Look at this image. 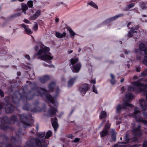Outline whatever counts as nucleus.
<instances>
[{
    "mask_svg": "<svg viewBox=\"0 0 147 147\" xmlns=\"http://www.w3.org/2000/svg\"><path fill=\"white\" fill-rule=\"evenodd\" d=\"M144 59L142 60L143 63L145 65H147V54H145Z\"/></svg>",
    "mask_w": 147,
    "mask_h": 147,
    "instance_id": "obj_37",
    "label": "nucleus"
},
{
    "mask_svg": "<svg viewBox=\"0 0 147 147\" xmlns=\"http://www.w3.org/2000/svg\"><path fill=\"white\" fill-rule=\"evenodd\" d=\"M125 90V89L124 88L123 86L121 88V91L122 93Z\"/></svg>",
    "mask_w": 147,
    "mask_h": 147,
    "instance_id": "obj_60",
    "label": "nucleus"
},
{
    "mask_svg": "<svg viewBox=\"0 0 147 147\" xmlns=\"http://www.w3.org/2000/svg\"><path fill=\"white\" fill-rule=\"evenodd\" d=\"M81 65L80 63H78L76 65L71 67V69L74 72L78 73L80 69Z\"/></svg>",
    "mask_w": 147,
    "mask_h": 147,
    "instance_id": "obj_17",
    "label": "nucleus"
},
{
    "mask_svg": "<svg viewBox=\"0 0 147 147\" xmlns=\"http://www.w3.org/2000/svg\"><path fill=\"white\" fill-rule=\"evenodd\" d=\"M28 6L29 7H32L33 6V2L31 1H30L28 2L27 3Z\"/></svg>",
    "mask_w": 147,
    "mask_h": 147,
    "instance_id": "obj_40",
    "label": "nucleus"
},
{
    "mask_svg": "<svg viewBox=\"0 0 147 147\" xmlns=\"http://www.w3.org/2000/svg\"><path fill=\"white\" fill-rule=\"evenodd\" d=\"M21 5L22 11H26L28 9V6L27 5L22 3Z\"/></svg>",
    "mask_w": 147,
    "mask_h": 147,
    "instance_id": "obj_35",
    "label": "nucleus"
},
{
    "mask_svg": "<svg viewBox=\"0 0 147 147\" xmlns=\"http://www.w3.org/2000/svg\"><path fill=\"white\" fill-rule=\"evenodd\" d=\"M129 53V51H127V50H126L125 51V54H128Z\"/></svg>",
    "mask_w": 147,
    "mask_h": 147,
    "instance_id": "obj_64",
    "label": "nucleus"
},
{
    "mask_svg": "<svg viewBox=\"0 0 147 147\" xmlns=\"http://www.w3.org/2000/svg\"><path fill=\"white\" fill-rule=\"evenodd\" d=\"M1 122L2 123L0 126V129L3 130H7L9 128V127L6 125V123H10V119L7 116L3 117L1 118Z\"/></svg>",
    "mask_w": 147,
    "mask_h": 147,
    "instance_id": "obj_8",
    "label": "nucleus"
},
{
    "mask_svg": "<svg viewBox=\"0 0 147 147\" xmlns=\"http://www.w3.org/2000/svg\"><path fill=\"white\" fill-rule=\"evenodd\" d=\"M3 142L0 143V145H3ZM0 147H2V146H0ZM6 147H13L12 145L11 144H7L6 145Z\"/></svg>",
    "mask_w": 147,
    "mask_h": 147,
    "instance_id": "obj_45",
    "label": "nucleus"
},
{
    "mask_svg": "<svg viewBox=\"0 0 147 147\" xmlns=\"http://www.w3.org/2000/svg\"><path fill=\"white\" fill-rule=\"evenodd\" d=\"M107 116L106 113L105 111H102L100 113V119H102L106 117Z\"/></svg>",
    "mask_w": 147,
    "mask_h": 147,
    "instance_id": "obj_36",
    "label": "nucleus"
},
{
    "mask_svg": "<svg viewBox=\"0 0 147 147\" xmlns=\"http://www.w3.org/2000/svg\"><path fill=\"white\" fill-rule=\"evenodd\" d=\"M45 134L44 132L38 133L37 135L38 138L31 139L27 141L25 147H47L46 145L44 144H47L43 138Z\"/></svg>",
    "mask_w": 147,
    "mask_h": 147,
    "instance_id": "obj_4",
    "label": "nucleus"
},
{
    "mask_svg": "<svg viewBox=\"0 0 147 147\" xmlns=\"http://www.w3.org/2000/svg\"><path fill=\"white\" fill-rule=\"evenodd\" d=\"M29 86L31 88V90L28 93H25L24 92L23 96L20 94L19 91H15L13 94L12 97L13 102L16 104L18 103L20 99H24L26 98V100H30L35 96L42 97L45 96L47 100L54 105V107L50 106V108L47 113L48 116L51 117L55 116L57 111V109L58 105V103L55 99L58 96L59 92L58 86L56 87L55 94L53 97L45 88L37 87L36 84L34 82L30 83Z\"/></svg>",
    "mask_w": 147,
    "mask_h": 147,
    "instance_id": "obj_1",
    "label": "nucleus"
},
{
    "mask_svg": "<svg viewBox=\"0 0 147 147\" xmlns=\"http://www.w3.org/2000/svg\"><path fill=\"white\" fill-rule=\"evenodd\" d=\"M52 134V132L50 130L48 131L46 133V135L45 137V138L47 139L50 137Z\"/></svg>",
    "mask_w": 147,
    "mask_h": 147,
    "instance_id": "obj_34",
    "label": "nucleus"
},
{
    "mask_svg": "<svg viewBox=\"0 0 147 147\" xmlns=\"http://www.w3.org/2000/svg\"><path fill=\"white\" fill-rule=\"evenodd\" d=\"M124 142H122L121 143H119L118 144H115L113 147H118L119 146V147H124V146H122L121 147L120 146V145H119L120 144H126V143L129 142H135L137 141V139L135 137H134L133 139H132L131 140H130L129 138V136L127 134H126L124 138Z\"/></svg>",
    "mask_w": 147,
    "mask_h": 147,
    "instance_id": "obj_9",
    "label": "nucleus"
},
{
    "mask_svg": "<svg viewBox=\"0 0 147 147\" xmlns=\"http://www.w3.org/2000/svg\"><path fill=\"white\" fill-rule=\"evenodd\" d=\"M13 106L11 104H6L5 107V111L6 113L9 114L12 113L14 111Z\"/></svg>",
    "mask_w": 147,
    "mask_h": 147,
    "instance_id": "obj_14",
    "label": "nucleus"
},
{
    "mask_svg": "<svg viewBox=\"0 0 147 147\" xmlns=\"http://www.w3.org/2000/svg\"><path fill=\"white\" fill-rule=\"evenodd\" d=\"M21 14V13L18 12L14 14L15 18L20 16Z\"/></svg>",
    "mask_w": 147,
    "mask_h": 147,
    "instance_id": "obj_47",
    "label": "nucleus"
},
{
    "mask_svg": "<svg viewBox=\"0 0 147 147\" xmlns=\"http://www.w3.org/2000/svg\"><path fill=\"white\" fill-rule=\"evenodd\" d=\"M55 83L54 82H51L49 85V90L50 92H52L54 87H55Z\"/></svg>",
    "mask_w": 147,
    "mask_h": 147,
    "instance_id": "obj_25",
    "label": "nucleus"
},
{
    "mask_svg": "<svg viewBox=\"0 0 147 147\" xmlns=\"http://www.w3.org/2000/svg\"><path fill=\"white\" fill-rule=\"evenodd\" d=\"M38 100L34 103V106H35V107H33L32 109H31V112L36 113L41 111V108L37 105H38Z\"/></svg>",
    "mask_w": 147,
    "mask_h": 147,
    "instance_id": "obj_18",
    "label": "nucleus"
},
{
    "mask_svg": "<svg viewBox=\"0 0 147 147\" xmlns=\"http://www.w3.org/2000/svg\"><path fill=\"white\" fill-rule=\"evenodd\" d=\"M10 121V123H13L16 122L17 120V117L14 115H12L9 119Z\"/></svg>",
    "mask_w": 147,
    "mask_h": 147,
    "instance_id": "obj_24",
    "label": "nucleus"
},
{
    "mask_svg": "<svg viewBox=\"0 0 147 147\" xmlns=\"http://www.w3.org/2000/svg\"><path fill=\"white\" fill-rule=\"evenodd\" d=\"M91 82L92 83H93V84H95L96 83V81H95V80H92L91 81Z\"/></svg>",
    "mask_w": 147,
    "mask_h": 147,
    "instance_id": "obj_63",
    "label": "nucleus"
},
{
    "mask_svg": "<svg viewBox=\"0 0 147 147\" xmlns=\"http://www.w3.org/2000/svg\"><path fill=\"white\" fill-rule=\"evenodd\" d=\"M111 133L112 139L113 141H115L116 140V133L113 129H112Z\"/></svg>",
    "mask_w": 147,
    "mask_h": 147,
    "instance_id": "obj_32",
    "label": "nucleus"
},
{
    "mask_svg": "<svg viewBox=\"0 0 147 147\" xmlns=\"http://www.w3.org/2000/svg\"><path fill=\"white\" fill-rule=\"evenodd\" d=\"M43 65L45 66H47L48 67H49L51 68L53 67H54V66L52 65H48L46 64L45 63H44L43 64Z\"/></svg>",
    "mask_w": 147,
    "mask_h": 147,
    "instance_id": "obj_48",
    "label": "nucleus"
},
{
    "mask_svg": "<svg viewBox=\"0 0 147 147\" xmlns=\"http://www.w3.org/2000/svg\"><path fill=\"white\" fill-rule=\"evenodd\" d=\"M67 136L68 137L70 138L71 139H72L73 137V136L72 134H69L67 135Z\"/></svg>",
    "mask_w": 147,
    "mask_h": 147,
    "instance_id": "obj_59",
    "label": "nucleus"
},
{
    "mask_svg": "<svg viewBox=\"0 0 147 147\" xmlns=\"http://www.w3.org/2000/svg\"><path fill=\"white\" fill-rule=\"evenodd\" d=\"M108 129H104L100 133V137H102L106 136L108 133Z\"/></svg>",
    "mask_w": 147,
    "mask_h": 147,
    "instance_id": "obj_29",
    "label": "nucleus"
},
{
    "mask_svg": "<svg viewBox=\"0 0 147 147\" xmlns=\"http://www.w3.org/2000/svg\"><path fill=\"white\" fill-rule=\"evenodd\" d=\"M134 4L133 3H131L130 4L127 5V7H126L125 9V10H126L128 9H129L132 7H134Z\"/></svg>",
    "mask_w": 147,
    "mask_h": 147,
    "instance_id": "obj_39",
    "label": "nucleus"
},
{
    "mask_svg": "<svg viewBox=\"0 0 147 147\" xmlns=\"http://www.w3.org/2000/svg\"><path fill=\"white\" fill-rule=\"evenodd\" d=\"M21 25L22 27L24 29L25 31L27 34H30L32 33V31L28 28V26H27L24 24H22Z\"/></svg>",
    "mask_w": 147,
    "mask_h": 147,
    "instance_id": "obj_20",
    "label": "nucleus"
},
{
    "mask_svg": "<svg viewBox=\"0 0 147 147\" xmlns=\"http://www.w3.org/2000/svg\"><path fill=\"white\" fill-rule=\"evenodd\" d=\"M80 140V139L79 138H76L73 141V142L75 143H77Z\"/></svg>",
    "mask_w": 147,
    "mask_h": 147,
    "instance_id": "obj_51",
    "label": "nucleus"
},
{
    "mask_svg": "<svg viewBox=\"0 0 147 147\" xmlns=\"http://www.w3.org/2000/svg\"><path fill=\"white\" fill-rule=\"evenodd\" d=\"M111 83L113 85H114L115 84V80L114 79H111Z\"/></svg>",
    "mask_w": 147,
    "mask_h": 147,
    "instance_id": "obj_53",
    "label": "nucleus"
},
{
    "mask_svg": "<svg viewBox=\"0 0 147 147\" xmlns=\"http://www.w3.org/2000/svg\"><path fill=\"white\" fill-rule=\"evenodd\" d=\"M133 84L135 87L129 86L128 88V90L130 91H134L137 93L140 92H143L144 96L146 97V101H145L143 99H140V105L142 109L144 111L147 107V91L145 90V89L147 88V84L141 83L139 81L134 82Z\"/></svg>",
    "mask_w": 147,
    "mask_h": 147,
    "instance_id": "obj_2",
    "label": "nucleus"
},
{
    "mask_svg": "<svg viewBox=\"0 0 147 147\" xmlns=\"http://www.w3.org/2000/svg\"><path fill=\"white\" fill-rule=\"evenodd\" d=\"M24 22L27 24H29L30 23V22L28 20L25 19L24 20Z\"/></svg>",
    "mask_w": 147,
    "mask_h": 147,
    "instance_id": "obj_57",
    "label": "nucleus"
},
{
    "mask_svg": "<svg viewBox=\"0 0 147 147\" xmlns=\"http://www.w3.org/2000/svg\"><path fill=\"white\" fill-rule=\"evenodd\" d=\"M88 88V87L87 84H84L81 86L79 89L81 94L83 95L86 93Z\"/></svg>",
    "mask_w": 147,
    "mask_h": 147,
    "instance_id": "obj_12",
    "label": "nucleus"
},
{
    "mask_svg": "<svg viewBox=\"0 0 147 147\" xmlns=\"http://www.w3.org/2000/svg\"><path fill=\"white\" fill-rule=\"evenodd\" d=\"M142 59V56L141 55H140L139 56H138L137 57V59L139 61H140Z\"/></svg>",
    "mask_w": 147,
    "mask_h": 147,
    "instance_id": "obj_55",
    "label": "nucleus"
},
{
    "mask_svg": "<svg viewBox=\"0 0 147 147\" xmlns=\"http://www.w3.org/2000/svg\"><path fill=\"white\" fill-rule=\"evenodd\" d=\"M25 57L28 60H30V58L29 55H26L25 56Z\"/></svg>",
    "mask_w": 147,
    "mask_h": 147,
    "instance_id": "obj_58",
    "label": "nucleus"
},
{
    "mask_svg": "<svg viewBox=\"0 0 147 147\" xmlns=\"http://www.w3.org/2000/svg\"><path fill=\"white\" fill-rule=\"evenodd\" d=\"M139 28L138 26H136L135 27H133L131 28L130 31H129L127 34V37L130 38L134 35V34H137V31L136 30Z\"/></svg>",
    "mask_w": 147,
    "mask_h": 147,
    "instance_id": "obj_13",
    "label": "nucleus"
},
{
    "mask_svg": "<svg viewBox=\"0 0 147 147\" xmlns=\"http://www.w3.org/2000/svg\"><path fill=\"white\" fill-rule=\"evenodd\" d=\"M143 147H147V141H145L144 142Z\"/></svg>",
    "mask_w": 147,
    "mask_h": 147,
    "instance_id": "obj_52",
    "label": "nucleus"
},
{
    "mask_svg": "<svg viewBox=\"0 0 147 147\" xmlns=\"http://www.w3.org/2000/svg\"><path fill=\"white\" fill-rule=\"evenodd\" d=\"M32 116L28 114H22L20 115V120L23 124V126L24 128L31 127L32 125V123H30L28 121L31 120Z\"/></svg>",
    "mask_w": 147,
    "mask_h": 147,
    "instance_id": "obj_5",
    "label": "nucleus"
},
{
    "mask_svg": "<svg viewBox=\"0 0 147 147\" xmlns=\"http://www.w3.org/2000/svg\"><path fill=\"white\" fill-rule=\"evenodd\" d=\"M40 81L42 83H44L49 79V77L48 76H43L39 78Z\"/></svg>",
    "mask_w": 147,
    "mask_h": 147,
    "instance_id": "obj_23",
    "label": "nucleus"
},
{
    "mask_svg": "<svg viewBox=\"0 0 147 147\" xmlns=\"http://www.w3.org/2000/svg\"><path fill=\"white\" fill-rule=\"evenodd\" d=\"M13 18H15L14 14L8 17L7 19L8 20H10Z\"/></svg>",
    "mask_w": 147,
    "mask_h": 147,
    "instance_id": "obj_44",
    "label": "nucleus"
},
{
    "mask_svg": "<svg viewBox=\"0 0 147 147\" xmlns=\"http://www.w3.org/2000/svg\"><path fill=\"white\" fill-rule=\"evenodd\" d=\"M136 71L138 72H139L141 71L140 67L139 66L136 67Z\"/></svg>",
    "mask_w": 147,
    "mask_h": 147,
    "instance_id": "obj_49",
    "label": "nucleus"
},
{
    "mask_svg": "<svg viewBox=\"0 0 147 147\" xmlns=\"http://www.w3.org/2000/svg\"><path fill=\"white\" fill-rule=\"evenodd\" d=\"M77 78V77L76 76L70 78L68 82V87L71 86L75 82Z\"/></svg>",
    "mask_w": 147,
    "mask_h": 147,
    "instance_id": "obj_21",
    "label": "nucleus"
},
{
    "mask_svg": "<svg viewBox=\"0 0 147 147\" xmlns=\"http://www.w3.org/2000/svg\"><path fill=\"white\" fill-rule=\"evenodd\" d=\"M141 126L139 125L137 127H134L133 130L132 131V133L134 135L136 136H140L141 135V132L140 130Z\"/></svg>",
    "mask_w": 147,
    "mask_h": 147,
    "instance_id": "obj_15",
    "label": "nucleus"
},
{
    "mask_svg": "<svg viewBox=\"0 0 147 147\" xmlns=\"http://www.w3.org/2000/svg\"><path fill=\"white\" fill-rule=\"evenodd\" d=\"M134 95L131 93H128L125 95V98L128 100H131L133 99L134 98Z\"/></svg>",
    "mask_w": 147,
    "mask_h": 147,
    "instance_id": "obj_28",
    "label": "nucleus"
},
{
    "mask_svg": "<svg viewBox=\"0 0 147 147\" xmlns=\"http://www.w3.org/2000/svg\"><path fill=\"white\" fill-rule=\"evenodd\" d=\"M31 105L29 104H26L24 105L23 107V109L24 110L29 111L31 109Z\"/></svg>",
    "mask_w": 147,
    "mask_h": 147,
    "instance_id": "obj_30",
    "label": "nucleus"
},
{
    "mask_svg": "<svg viewBox=\"0 0 147 147\" xmlns=\"http://www.w3.org/2000/svg\"><path fill=\"white\" fill-rule=\"evenodd\" d=\"M68 30L70 34V36L72 39H74V36L76 34L70 28H68Z\"/></svg>",
    "mask_w": 147,
    "mask_h": 147,
    "instance_id": "obj_26",
    "label": "nucleus"
},
{
    "mask_svg": "<svg viewBox=\"0 0 147 147\" xmlns=\"http://www.w3.org/2000/svg\"><path fill=\"white\" fill-rule=\"evenodd\" d=\"M143 114L144 116L146 118H147V112L144 111L143 112Z\"/></svg>",
    "mask_w": 147,
    "mask_h": 147,
    "instance_id": "obj_56",
    "label": "nucleus"
},
{
    "mask_svg": "<svg viewBox=\"0 0 147 147\" xmlns=\"http://www.w3.org/2000/svg\"><path fill=\"white\" fill-rule=\"evenodd\" d=\"M93 91L95 93L97 94H98V92L96 88H95V86L94 85H93Z\"/></svg>",
    "mask_w": 147,
    "mask_h": 147,
    "instance_id": "obj_46",
    "label": "nucleus"
},
{
    "mask_svg": "<svg viewBox=\"0 0 147 147\" xmlns=\"http://www.w3.org/2000/svg\"><path fill=\"white\" fill-rule=\"evenodd\" d=\"M141 8L142 9H144L147 8V7L145 6L144 5H140Z\"/></svg>",
    "mask_w": 147,
    "mask_h": 147,
    "instance_id": "obj_54",
    "label": "nucleus"
},
{
    "mask_svg": "<svg viewBox=\"0 0 147 147\" xmlns=\"http://www.w3.org/2000/svg\"><path fill=\"white\" fill-rule=\"evenodd\" d=\"M79 60L78 58H76L74 59H70V63L69 64V65L71 66V65H74Z\"/></svg>",
    "mask_w": 147,
    "mask_h": 147,
    "instance_id": "obj_31",
    "label": "nucleus"
},
{
    "mask_svg": "<svg viewBox=\"0 0 147 147\" xmlns=\"http://www.w3.org/2000/svg\"><path fill=\"white\" fill-rule=\"evenodd\" d=\"M51 122L54 130L55 131H56L57 128L58 127V124L57 123V119L56 117L54 118V119L52 118L51 119Z\"/></svg>",
    "mask_w": 147,
    "mask_h": 147,
    "instance_id": "obj_16",
    "label": "nucleus"
},
{
    "mask_svg": "<svg viewBox=\"0 0 147 147\" xmlns=\"http://www.w3.org/2000/svg\"><path fill=\"white\" fill-rule=\"evenodd\" d=\"M105 120H104L103 121H102V122L100 125L99 127H100L105 122Z\"/></svg>",
    "mask_w": 147,
    "mask_h": 147,
    "instance_id": "obj_62",
    "label": "nucleus"
},
{
    "mask_svg": "<svg viewBox=\"0 0 147 147\" xmlns=\"http://www.w3.org/2000/svg\"><path fill=\"white\" fill-rule=\"evenodd\" d=\"M138 110L139 109L137 107H136L135 108L134 112L132 114V116L135 117L136 121L137 122H142L145 125H147V121L144 120L140 117L141 113Z\"/></svg>",
    "mask_w": 147,
    "mask_h": 147,
    "instance_id": "obj_6",
    "label": "nucleus"
},
{
    "mask_svg": "<svg viewBox=\"0 0 147 147\" xmlns=\"http://www.w3.org/2000/svg\"><path fill=\"white\" fill-rule=\"evenodd\" d=\"M41 11L40 10H38L35 14L30 16L29 19L31 20H34L36 19L41 14Z\"/></svg>",
    "mask_w": 147,
    "mask_h": 147,
    "instance_id": "obj_19",
    "label": "nucleus"
},
{
    "mask_svg": "<svg viewBox=\"0 0 147 147\" xmlns=\"http://www.w3.org/2000/svg\"><path fill=\"white\" fill-rule=\"evenodd\" d=\"M39 44L36 45L35 48V50L37 51L40 48L36 55H38L41 60H45L49 63H51V60L53 59V57L48 55L49 53V48L45 47L41 42H40Z\"/></svg>",
    "mask_w": 147,
    "mask_h": 147,
    "instance_id": "obj_3",
    "label": "nucleus"
},
{
    "mask_svg": "<svg viewBox=\"0 0 147 147\" xmlns=\"http://www.w3.org/2000/svg\"><path fill=\"white\" fill-rule=\"evenodd\" d=\"M38 28V25L37 23H36L34 25V27H33V29L34 31L36 30Z\"/></svg>",
    "mask_w": 147,
    "mask_h": 147,
    "instance_id": "obj_43",
    "label": "nucleus"
},
{
    "mask_svg": "<svg viewBox=\"0 0 147 147\" xmlns=\"http://www.w3.org/2000/svg\"><path fill=\"white\" fill-rule=\"evenodd\" d=\"M140 146V144H135L132 146L131 147H137Z\"/></svg>",
    "mask_w": 147,
    "mask_h": 147,
    "instance_id": "obj_61",
    "label": "nucleus"
},
{
    "mask_svg": "<svg viewBox=\"0 0 147 147\" xmlns=\"http://www.w3.org/2000/svg\"><path fill=\"white\" fill-rule=\"evenodd\" d=\"M22 134L21 129H20L16 133V136H12L10 138V140L11 142L16 143L20 142L21 141V138L20 136Z\"/></svg>",
    "mask_w": 147,
    "mask_h": 147,
    "instance_id": "obj_10",
    "label": "nucleus"
},
{
    "mask_svg": "<svg viewBox=\"0 0 147 147\" xmlns=\"http://www.w3.org/2000/svg\"><path fill=\"white\" fill-rule=\"evenodd\" d=\"M0 95L2 97H3L4 96V92L3 90L0 89Z\"/></svg>",
    "mask_w": 147,
    "mask_h": 147,
    "instance_id": "obj_50",
    "label": "nucleus"
},
{
    "mask_svg": "<svg viewBox=\"0 0 147 147\" xmlns=\"http://www.w3.org/2000/svg\"><path fill=\"white\" fill-rule=\"evenodd\" d=\"M110 124H109V121L108 120L106 123L104 129L108 130L110 127Z\"/></svg>",
    "mask_w": 147,
    "mask_h": 147,
    "instance_id": "obj_38",
    "label": "nucleus"
},
{
    "mask_svg": "<svg viewBox=\"0 0 147 147\" xmlns=\"http://www.w3.org/2000/svg\"><path fill=\"white\" fill-rule=\"evenodd\" d=\"M139 49L141 51H143L145 54H147V49L146 45L142 43H141L139 45Z\"/></svg>",
    "mask_w": 147,
    "mask_h": 147,
    "instance_id": "obj_22",
    "label": "nucleus"
},
{
    "mask_svg": "<svg viewBox=\"0 0 147 147\" xmlns=\"http://www.w3.org/2000/svg\"><path fill=\"white\" fill-rule=\"evenodd\" d=\"M4 100H5V102H6V104H10L9 103V96H7L6 97H5L4 98Z\"/></svg>",
    "mask_w": 147,
    "mask_h": 147,
    "instance_id": "obj_42",
    "label": "nucleus"
},
{
    "mask_svg": "<svg viewBox=\"0 0 147 147\" xmlns=\"http://www.w3.org/2000/svg\"><path fill=\"white\" fill-rule=\"evenodd\" d=\"M141 75L142 76H145L147 75V69L141 73Z\"/></svg>",
    "mask_w": 147,
    "mask_h": 147,
    "instance_id": "obj_41",
    "label": "nucleus"
},
{
    "mask_svg": "<svg viewBox=\"0 0 147 147\" xmlns=\"http://www.w3.org/2000/svg\"><path fill=\"white\" fill-rule=\"evenodd\" d=\"M133 107V105L130 104L128 101H125L123 102L122 105L119 104L117 105L116 107V113L119 114L122 109H125L128 107Z\"/></svg>",
    "mask_w": 147,
    "mask_h": 147,
    "instance_id": "obj_7",
    "label": "nucleus"
},
{
    "mask_svg": "<svg viewBox=\"0 0 147 147\" xmlns=\"http://www.w3.org/2000/svg\"><path fill=\"white\" fill-rule=\"evenodd\" d=\"M87 4L97 9L98 8L97 5L92 1L88 2Z\"/></svg>",
    "mask_w": 147,
    "mask_h": 147,
    "instance_id": "obj_33",
    "label": "nucleus"
},
{
    "mask_svg": "<svg viewBox=\"0 0 147 147\" xmlns=\"http://www.w3.org/2000/svg\"><path fill=\"white\" fill-rule=\"evenodd\" d=\"M124 16V14L122 13L118 15H116L113 17H111L106 20L104 22V23H105L106 24H109L111 22L115 20L117 18L123 17Z\"/></svg>",
    "mask_w": 147,
    "mask_h": 147,
    "instance_id": "obj_11",
    "label": "nucleus"
},
{
    "mask_svg": "<svg viewBox=\"0 0 147 147\" xmlns=\"http://www.w3.org/2000/svg\"><path fill=\"white\" fill-rule=\"evenodd\" d=\"M66 33L65 32H63L62 34L58 32H57L55 33V35L57 37L59 38H63L65 36Z\"/></svg>",
    "mask_w": 147,
    "mask_h": 147,
    "instance_id": "obj_27",
    "label": "nucleus"
}]
</instances>
